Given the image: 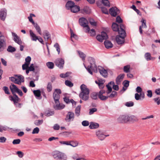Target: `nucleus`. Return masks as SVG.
<instances>
[{
	"label": "nucleus",
	"instance_id": "obj_1",
	"mask_svg": "<svg viewBox=\"0 0 160 160\" xmlns=\"http://www.w3.org/2000/svg\"><path fill=\"white\" fill-rule=\"evenodd\" d=\"M62 92L60 89H56L54 90L53 94V97L54 99L56 105L55 108L56 109L60 110L62 109L65 107L64 105H61L60 103L59 99L60 98V94Z\"/></svg>",
	"mask_w": 160,
	"mask_h": 160
},
{
	"label": "nucleus",
	"instance_id": "obj_2",
	"mask_svg": "<svg viewBox=\"0 0 160 160\" xmlns=\"http://www.w3.org/2000/svg\"><path fill=\"white\" fill-rule=\"evenodd\" d=\"M112 28L113 31L118 32V34H120V37L125 38L126 36V32L125 30V27L123 24L121 23L118 25L116 23L113 22Z\"/></svg>",
	"mask_w": 160,
	"mask_h": 160
},
{
	"label": "nucleus",
	"instance_id": "obj_3",
	"mask_svg": "<svg viewBox=\"0 0 160 160\" xmlns=\"http://www.w3.org/2000/svg\"><path fill=\"white\" fill-rule=\"evenodd\" d=\"M81 92L79 94L80 97L83 100L86 101L89 98V89L84 84H82L80 86Z\"/></svg>",
	"mask_w": 160,
	"mask_h": 160
},
{
	"label": "nucleus",
	"instance_id": "obj_4",
	"mask_svg": "<svg viewBox=\"0 0 160 160\" xmlns=\"http://www.w3.org/2000/svg\"><path fill=\"white\" fill-rule=\"evenodd\" d=\"M88 61L89 62L90 65L88 66L87 67L85 66L88 72L91 75L92 74V70L94 71H97V68L95 64V59L91 57H89L88 58Z\"/></svg>",
	"mask_w": 160,
	"mask_h": 160
},
{
	"label": "nucleus",
	"instance_id": "obj_5",
	"mask_svg": "<svg viewBox=\"0 0 160 160\" xmlns=\"http://www.w3.org/2000/svg\"><path fill=\"white\" fill-rule=\"evenodd\" d=\"M135 118V116L133 115L129 116L127 115H121L118 118L117 121L120 123H124L132 121Z\"/></svg>",
	"mask_w": 160,
	"mask_h": 160
},
{
	"label": "nucleus",
	"instance_id": "obj_6",
	"mask_svg": "<svg viewBox=\"0 0 160 160\" xmlns=\"http://www.w3.org/2000/svg\"><path fill=\"white\" fill-rule=\"evenodd\" d=\"M15 77H11L9 78L10 80L15 83L20 85L21 82H24V77L21 75H15Z\"/></svg>",
	"mask_w": 160,
	"mask_h": 160
},
{
	"label": "nucleus",
	"instance_id": "obj_7",
	"mask_svg": "<svg viewBox=\"0 0 160 160\" xmlns=\"http://www.w3.org/2000/svg\"><path fill=\"white\" fill-rule=\"evenodd\" d=\"M53 156L56 160H66L67 157L63 153L56 151L53 153Z\"/></svg>",
	"mask_w": 160,
	"mask_h": 160
},
{
	"label": "nucleus",
	"instance_id": "obj_8",
	"mask_svg": "<svg viewBox=\"0 0 160 160\" xmlns=\"http://www.w3.org/2000/svg\"><path fill=\"white\" fill-rule=\"evenodd\" d=\"M79 22L81 26L84 28H86V32H89L90 28L88 25V22L85 18L83 17L80 18L79 19Z\"/></svg>",
	"mask_w": 160,
	"mask_h": 160
},
{
	"label": "nucleus",
	"instance_id": "obj_9",
	"mask_svg": "<svg viewBox=\"0 0 160 160\" xmlns=\"http://www.w3.org/2000/svg\"><path fill=\"white\" fill-rule=\"evenodd\" d=\"M109 12L112 16L115 17L117 15L119 14L120 11L116 7H114L111 8L109 10Z\"/></svg>",
	"mask_w": 160,
	"mask_h": 160
},
{
	"label": "nucleus",
	"instance_id": "obj_10",
	"mask_svg": "<svg viewBox=\"0 0 160 160\" xmlns=\"http://www.w3.org/2000/svg\"><path fill=\"white\" fill-rule=\"evenodd\" d=\"M55 65L59 68L62 69L63 68L64 61L62 58H58L56 59L54 62Z\"/></svg>",
	"mask_w": 160,
	"mask_h": 160
},
{
	"label": "nucleus",
	"instance_id": "obj_11",
	"mask_svg": "<svg viewBox=\"0 0 160 160\" xmlns=\"http://www.w3.org/2000/svg\"><path fill=\"white\" fill-rule=\"evenodd\" d=\"M108 38L107 33L103 32H101V35H98L96 37L97 40L101 42H102L103 40H106Z\"/></svg>",
	"mask_w": 160,
	"mask_h": 160
},
{
	"label": "nucleus",
	"instance_id": "obj_12",
	"mask_svg": "<svg viewBox=\"0 0 160 160\" xmlns=\"http://www.w3.org/2000/svg\"><path fill=\"white\" fill-rule=\"evenodd\" d=\"M6 39H0V52H2L6 49Z\"/></svg>",
	"mask_w": 160,
	"mask_h": 160
},
{
	"label": "nucleus",
	"instance_id": "obj_13",
	"mask_svg": "<svg viewBox=\"0 0 160 160\" xmlns=\"http://www.w3.org/2000/svg\"><path fill=\"white\" fill-rule=\"evenodd\" d=\"M96 135L98 138L100 140H103L106 137L109 136V135H105L102 132L99 130L96 132Z\"/></svg>",
	"mask_w": 160,
	"mask_h": 160
},
{
	"label": "nucleus",
	"instance_id": "obj_14",
	"mask_svg": "<svg viewBox=\"0 0 160 160\" xmlns=\"http://www.w3.org/2000/svg\"><path fill=\"white\" fill-rule=\"evenodd\" d=\"M98 70L100 74L104 78H107L108 76L107 71L104 68L99 66L98 68Z\"/></svg>",
	"mask_w": 160,
	"mask_h": 160
},
{
	"label": "nucleus",
	"instance_id": "obj_15",
	"mask_svg": "<svg viewBox=\"0 0 160 160\" xmlns=\"http://www.w3.org/2000/svg\"><path fill=\"white\" fill-rule=\"evenodd\" d=\"M74 118V113L72 112H69L67 115L65 120L66 121H70L71 120H73Z\"/></svg>",
	"mask_w": 160,
	"mask_h": 160
},
{
	"label": "nucleus",
	"instance_id": "obj_16",
	"mask_svg": "<svg viewBox=\"0 0 160 160\" xmlns=\"http://www.w3.org/2000/svg\"><path fill=\"white\" fill-rule=\"evenodd\" d=\"M7 15V10L5 8L2 9L0 11V19L4 21Z\"/></svg>",
	"mask_w": 160,
	"mask_h": 160
},
{
	"label": "nucleus",
	"instance_id": "obj_17",
	"mask_svg": "<svg viewBox=\"0 0 160 160\" xmlns=\"http://www.w3.org/2000/svg\"><path fill=\"white\" fill-rule=\"evenodd\" d=\"M13 96H9L10 100L13 102L14 104L19 102L20 101V99L19 98L18 96L16 94L13 95Z\"/></svg>",
	"mask_w": 160,
	"mask_h": 160
},
{
	"label": "nucleus",
	"instance_id": "obj_18",
	"mask_svg": "<svg viewBox=\"0 0 160 160\" xmlns=\"http://www.w3.org/2000/svg\"><path fill=\"white\" fill-rule=\"evenodd\" d=\"M13 36L14 37L13 40L15 42L19 45L22 44V42L20 38V37L18 36V35L14 32L12 33Z\"/></svg>",
	"mask_w": 160,
	"mask_h": 160
},
{
	"label": "nucleus",
	"instance_id": "obj_19",
	"mask_svg": "<svg viewBox=\"0 0 160 160\" xmlns=\"http://www.w3.org/2000/svg\"><path fill=\"white\" fill-rule=\"evenodd\" d=\"M124 74H120L118 76L116 79V83L118 85L119 84L124 78Z\"/></svg>",
	"mask_w": 160,
	"mask_h": 160
},
{
	"label": "nucleus",
	"instance_id": "obj_20",
	"mask_svg": "<svg viewBox=\"0 0 160 160\" xmlns=\"http://www.w3.org/2000/svg\"><path fill=\"white\" fill-rule=\"evenodd\" d=\"M120 34H119L118 36H117L116 38V41L118 44H123L124 42V38H122L120 37Z\"/></svg>",
	"mask_w": 160,
	"mask_h": 160
},
{
	"label": "nucleus",
	"instance_id": "obj_21",
	"mask_svg": "<svg viewBox=\"0 0 160 160\" xmlns=\"http://www.w3.org/2000/svg\"><path fill=\"white\" fill-rule=\"evenodd\" d=\"M144 57L145 59L147 61L150 60H154L155 59V58L152 57L151 54L149 52H147L145 53L144 55Z\"/></svg>",
	"mask_w": 160,
	"mask_h": 160
},
{
	"label": "nucleus",
	"instance_id": "obj_22",
	"mask_svg": "<svg viewBox=\"0 0 160 160\" xmlns=\"http://www.w3.org/2000/svg\"><path fill=\"white\" fill-rule=\"evenodd\" d=\"M10 89L13 95L16 94L15 93L17 92L18 89V88L17 86L14 84H12L10 86Z\"/></svg>",
	"mask_w": 160,
	"mask_h": 160
},
{
	"label": "nucleus",
	"instance_id": "obj_23",
	"mask_svg": "<svg viewBox=\"0 0 160 160\" xmlns=\"http://www.w3.org/2000/svg\"><path fill=\"white\" fill-rule=\"evenodd\" d=\"M80 11L83 14H88L90 12L89 8L87 6H84L83 9L80 10Z\"/></svg>",
	"mask_w": 160,
	"mask_h": 160
},
{
	"label": "nucleus",
	"instance_id": "obj_24",
	"mask_svg": "<svg viewBox=\"0 0 160 160\" xmlns=\"http://www.w3.org/2000/svg\"><path fill=\"white\" fill-rule=\"evenodd\" d=\"M74 3L71 1H68L66 4V7L67 9L69 10L72 8L74 5Z\"/></svg>",
	"mask_w": 160,
	"mask_h": 160
},
{
	"label": "nucleus",
	"instance_id": "obj_25",
	"mask_svg": "<svg viewBox=\"0 0 160 160\" xmlns=\"http://www.w3.org/2000/svg\"><path fill=\"white\" fill-rule=\"evenodd\" d=\"M29 33L32 41H36L38 39V37L31 30H29Z\"/></svg>",
	"mask_w": 160,
	"mask_h": 160
},
{
	"label": "nucleus",
	"instance_id": "obj_26",
	"mask_svg": "<svg viewBox=\"0 0 160 160\" xmlns=\"http://www.w3.org/2000/svg\"><path fill=\"white\" fill-rule=\"evenodd\" d=\"M104 43L105 47L107 49L112 48L113 46V44L110 41L106 40Z\"/></svg>",
	"mask_w": 160,
	"mask_h": 160
},
{
	"label": "nucleus",
	"instance_id": "obj_27",
	"mask_svg": "<svg viewBox=\"0 0 160 160\" xmlns=\"http://www.w3.org/2000/svg\"><path fill=\"white\" fill-rule=\"evenodd\" d=\"M99 126V125L98 123L91 122L89 127L90 129H96L98 128Z\"/></svg>",
	"mask_w": 160,
	"mask_h": 160
},
{
	"label": "nucleus",
	"instance_id": "obj_28",
	"mask_svg": "<svg viewBox=\"0 0 160 160\" xmlns=\"http://www.w3.org/2000/svg\"><path fill=\"white\" fill-rule=\"evenodd\" d=\"M71 11L74 13H75L80 11V7L77 5H74L71 9Z\"/></svg>",
	"mask_w": 160,
	"mask_h": 160
},
{
	"label": "nucleus",
	"instance_id": "obj_29",
	"mask_svg": "<svg viewBox=\"0 0 160 160\" xmlns=\"http://www.w3.org/2000/svg\"><path fill=\"white\" fill-rule=\"evenodd\" d=\"M69 145H70L73 147H75L78 146V142L77 141H68Z\"/></svg>",
	"mask_w": 160,
	"mask_h": 160
},
{
	"label": "nucleus",
	"instance_id": "obj_30",
	"mask_svg": "<svg viewBox=\"0 0 160 160\" xmlns=\"http://www.w3.org/2000/svg\"><path fill=\"white\" fill-rule=\"evenodd\" d=\"M33 93L35 96L38 99H41V92L39 90H34Z\"/></svg>",
	"mask_w": 160,
	"mask_h": 160
},
{
	"label": "nucleus",
	"instance_id": "obj_31",
	"mask_svg": "<svg viewBox=\"0 0 160 160\" xmlns=\"http://www.w3.org/2000/svg\"><path fill=\"white\" fill-rule=\"evenodd\" d=\"M44 38L48 41L51 38V35L47 31H45L44 32Z\"/></svg>",
	"mask_w": 160,
	"mask_h": 160
},
{
	"label": "nucleus",
	"instance_id": "obj_32",
	"mask_svg": "<svg viewBox=\"0 0 160 160\" xmlns=\"http://www.w3.org/2000/svg\"><path fill=\"white\" fill-rule=\"evenodd\" d=\"M54 112L53 111H51V110H48L44 112V115L47 116L49 117L54 114Z\"/></svg>",
	"mask_w": 160,
	"mask_h": 160
},
{
	"label": "nucleus",
	"instance_id": "obj_33",
	"mask_svg": "<svg viewBox=\"0 0 160 160\" xmlns=\"http://www.w3.org/2000/svg\"><path fill=\"white\" fill-rule=\"evenodd\" d=\"M34 27L35 28L37 32L40 35H41V31L40 28L37 23H35L33 24Z\"/></svg>",
	"mask_w": 160,
	"mask_h": 160
},
{
	"label": "nucleus",
	"instance_id": "obj_34",
	"mask_svg": "<svg viewBox=\"0 0 160 160\" xmlns=\"http://www.w3.org/2000/svg\"><path fill=\"white\" fill-rule=\"evenodd\" d=\"M81 109V106H78L75 108V113L76 115L78 117L80 115Z\"/></svg>",
	"mask_w": 160,
	"mask_h": 160
},
{
	"label": "nucleus",
	"instance_id": "obj_35",
	"mask_svg": "<svg viewBox=\"0 0 160 160\" xmlns=\"http://www.w3.org/2000/svg\"><path fill=\"white\" fill-rule=\"evenodd\" d=\"M130 65H127L123 67V71L126 73H128L130 72Z\"/></svg>",
	"mask_w": 160,
	"mask_h": 160
},
{
	"label": "nucleus",
	"instance_id": "obj_36",
	"mask_svg": "<svg viewBox=\"0 0 160 160\" xmlns=\"http://www.w3.org/2000/svg\"><path fill=\"white\" fill-rule=\"evenodd\" d=\"M47 91L48 92H51L52 90V84L50 82H49L48 83L47 87Z\"/></svg>",
	"mask_w": 160,
	"mask_h": 160
},
{
	"label": "nucleus",
	"instance_id": "obj_37",
	"mask_svg": "<svg viewBox=\"0 0 160 160\" xmlns=\"http://www.w3.org/2000/svg\"><path fill=\"white\" fill-rule=\"evenodd\" d=\"M16 50V49L11 45L9 46L7 49V51L9 52H12L15 51Z\"/></svg>",
	"mask_w": 160,
	"mask_h": 160
},
{
	"label": "nucleus",
	"instance_id": "obj_38",
	"mask_svg": "<svg viewBox=\"0 0 160 160\" xmlns=\"http://www.w3.org/2000/svg\"><path fill=\"white\" fill-rule=\"evenodd\" d=\"M46 65L49 69H52L54 68V64L52 62H48L46 63Z\"/></svg>",
	"mask_w": 160,
	"mask_h": 160
},
{
	"label": "nucleus",
	"instance_id": "obj_39",
	"mask_svg": "<svg viewBox=\"0 0 160 160\" xmlns=\"http://www.w3.org/2000/svg\"><path fill=\"white\" fill-rule=\"evenodd\" d=\"M98 96V93L97 92H94L92 93L91 95V97L93 99H96Z\"/></svg>",
	"mask_w": 160,
	"mask_h": 160
},
{
	"label": "nucleus",
	"instance_id": "obj_40",
	"mask_svg": "<svg viewBox=\"0 0 160 160\" xmlns=\"http://www.w3.org/2000/svg\"><path fill=\"white\" fill-rule=\"evenodd\" d=\"M102 2L104 6L110 7V2L108 0H102Z\"/></svg>",
	"mask_w": 160,
	"mask_h": 160
},
{
	"label": "nucleus",
	"instance_id": "obj_41",
	"mask_svg": "<svg viewBox=\"0 0 160 160\" xmlns=\"http://www.w3.org/2000/svg\"><path fill=\"white\" fill-rule=\"evenodd\" d=\"M98 98L101 100L104 101L107 100L108 98V96H103V95L98 94Z\"/></svg>",
	"mask_w": 160,
	"mask_h": 160
},
{
	"label": "nucleus",
	"instance_id": "obj_42",
	"mask_svg": "<svg viewBox=\"0 0 160 160\" xmlns=\"http://www.w3.org/2000/svg\"><path fill=\"white\" fill-rule=\"evenodd\" d=\"M65 83L66 85L70 87H72L73 85V83L68 80H66Z\"/></svg>",
	"mask_w": 160,
	"mask_h": 160
},
{
	"label": "nucleus",
	"instance_id": "obj_43",
	"mask_svg": "<svg viewBox=\"0 0 160 160\" xmlns=\"http://www.w3.org/2000/svg\"><path fill=\"white\" fill-rule=\"evenodd\" d=\"M141 22L142 23V27L143 28H146L147 27L146 24V21L143 18H142L141 20Z\"/></svg>",
	"mask_w": 160,
	"mask_h": 160
},
{
	"label": "nucleus",
	"instance_id": "obj_44",
	"mask_svg": "<svg viewBox=\"0 0 160 160\" xmlns=\"http://www.w3.org/2000/svg\"><path fill=\"white\" fill-rule=\"evenodd\" d=\"M54 47L56 48L57 51L58 52V54L60 52V49L59 45L58 43H56L54 45Z\"/></svg>",
	"mask_w": 160,
	"mask_h": 160
},
{
	"label": "nucleus",
	"instance_id": "obj_45",
	"mask_svg": "<svg viewBox=\"0 0 160 160\" xmlns=\"http://www.w3.org/2000/svg\"><path fill=\"white\" fill-rule=\"evenodd\" d=\"M70 32L71 33V38H74L76 39H78V36L73 33L72 30L71 29H70Z\"/></svg>",
	"mask_w": 160,
	"mask_h": 160
},
{
	"label": "nucleus",
	"instance_id": "obj_46",
	"mask_svg": "<svg viewBox=\"0 0 160 160\" xmlns=\"http://www.w3.org/2000/svg\"><path fill=\"white\" fill-rule=\"evenodd\" d=\"M125 105L127 107H132L134 105V103L132 101L128 102H127Z\"/></svg>",
	"mask_w": 160,
	"mask_h": 160
},
{
	"label": "nucleus",
	"instance_id": "obj_47",
	"mask_svg": "<svg viewBox=\"0 0 160 160\" xmlns=\"http://www.w3.org/2000/svg\"><path fill=\"white\" fill-rule=\"evenodd\" d=\"M43 122V120H36L34 122V124L36 126H39Z\"/></svg>",
	"mask_w": 160,
	"mask_h": 160
},
{
	"label": "nucleus",
	"instance_id": "obj_48",
	"mask_svg": "<svg viewBox=\"0 0 160 160\" xmlns=\"http://www.w3.org/2000/svg\"><path fill=\"white\" fill-rule=\"evenodd\" d=\"M117 92L114 91H113L112 92L111 94L109 96H108V98H113L115 96H117Z\"/></svg>",
	"mask_w": 160,
	"mask_h": 160
},
{
	"label": "nucleus",
	"instance_id": "obj_49",
	"mask_svg": "<svg viewBox=\"0 0 160 160\" xmlns=\"http://www.w3.org/2000/svg\"><path fill=\"white\" fill-rule=\"evenodd\" d=\"M101 9L102 12L103 13L106 14H108V10L106 8L104 7H102L101 8Z\"/></svg>",
	"mask_w": 160,
	"mask_h": 160
},
{
	"label": "nucleus",
	"instance_id": "obj_50",
	"mask_svg": "<svg viewBox=\"0 0 160 160\" xmlns=\"http://www.w3.org/2000/svg\"><path fill=\"white\" fill-rule=\"evenodd\" d=\"M129 82L128 80H125L122 83V84L124 87L127 88L129 86Z\"/></svg>",
	"mask_w": 160,
	"mask_h": 160
},
{
	"label": "nucleus",
	"instance_id": "obj_51",
	"mask_svg": "<svg viewBox=\"0 0 160 160\" xmlns=\"http://www.w3.org/2000/svg\"><path fill=\"white\" fill-rule=\"evenodd\" d=\"M153 100L154 102L156 103L158 105H159L160 104V98L159 97H157L154 98Z\"/></svg>",
	"mask_w": 160,
	"mask_h": 160
},
{
	"label": "nucleus",
	"instance_id": "obj_52",
	"mask_svg": "<svg viewBox=\"0 0 160 160\" xmlns=\"http://www.w3.org/2000/svg\"><path fill=\"white\" fill-rule=\"evenodd\" d=\"M78 52L80 57L82 58L83 60H84L86 57V55L82 52Z\"/></svg>",
	"mask_w": 160,
	"mask_h": 160
},
{
	"label": "nucleus",
	"instance_id": "obj_53",
	"mask_svg": "<svg viewBox=\"0 0 160 160\" xmlns=\"http://www.w3.org/2000/svg\"><path fill=\"white\" fill-rule=\"evenodd\" d=\"M116 21L117 22L120 24L122 23V20L119 16H118L116 18Z\"/></svg>",
	"mask_w": 160,
	"mask_h": 160
},
{
	"label": "nucleus",
	"instance_id": "obj_54",
	"mask_svg": "<svg viewBox=\"0 0 160 160\" xmlns=\"http://www.w3.org/2000/svg\"><path fill=\"white\" fill-rule=\"evenodd\" d=\"M3 90L4 91L6 94H10V93L9 91L8 88L6 86H4L3 88Z\"/></svg>",
	"mask_w": 160,
	"mask_h": 160
},
{
	"label": "nucleus",
	"instance_id": "obj_55",
	"mask_svg": "<svg viewBox=\"0 0 160 160\" xmlns=\"http://www.w3.org/2000/svg\"><path fill=\"white\" fill-rule=\"evenodd\" d=\"M21 142V140L19 139H14L12 141V144L14 145L19 144Z\"/></svg>",
	"mask_w": 160,
	"mask_h": 160
},
{
	"label": "nucleus",
	"instance_id": "obj_56",
	"mask_svg": "<svg viewBox=\"0 0 160 160\" xmlns=\"http://www.w3.org/2000/svg\"><path fill=\"white\" fill-rule=\"evenodd\" d=\"M89 22L93 26H96V23L95 22L94 20L92 18H90L89 19Z\"/></svg>",
	"mask_w": 160,
	"mask_h": 160
},
{
	"label": "nucleus",
	"instance_id": "obj_57",
	"mask_svg": "<svg viewBox=\"0 0 160 160\" xmlns=\"http://www.w3.org/2000/svg\"><path fill=\"white\" fill-rule=\"evenodd\" d=\"M16 154L18 155L19 157L22 158L24 156V153L21 151H18L17 152Z\"/></svg>",
	"mask_w": 160,
	"mask_h": 160
},
{
	"label": "nucleus",
	"instance_id": "obj_58",
	"mask_svg": "<svg viewBox=\"0 0 160 160\" xmlns=\"http://www.w3.org/2000/svg\"><path fill=\"white\" fill-rule=\"evenodd\" d=\"M8 129V128L6 127L0 126V132H2L3 131H5Z\"/></svg>",
	"mask_w": 160,
	"mask_h": 160
},
{
	"label": "nucleus",
	"instance_id": "obj_59",
	"mask_svg": "<svg viewBox=\"0 0 160 160\" xmlns=\"http://www.w3.org/2000/svg\"><path fill=\"white\" fill-rule=\"evenodd\" d=\"M39 128L38 127H36L33 129L32 133V134H37L39 132Z\"/></svg>",
	"mask_w": 160,
	"mask_h": 160
},
{
	"label": "nucleus",
	"instance_id": "obj_60",
	"mask_svg": "<svg viewBox=\"0 0 160 160\" xmlns=\"http://www.w3.org/2000/svg\"><path fill=\"white\" fill-rule=\"evenodd\" d=\"M98 86L100 89H102L104 87V82L102 80L99 83Z\"/></svg>",
	"mask_w": 160,
	"mask_h": 160
},
{
	"label": "nucleus",
	"instance_id": "obj_61",
	"mask_svg": "<svg viewBox=\"0 0 160 160\" xmlns=\"http://www.w3.org/2000/svg\"><path fill=\"white\" fill-rule=\"evenodd\" d=\"M31 58L30 56L27 57L25 59V63H28V64H30V62L31 61Z\"/></svg>",
	"mask_w": 160,
	"mask_h": 160
},
{
	"label": "nucleus",
	"instance_id": "obj_62",
	"mask_svg": "<svg viewBox=\"0 0 160 160\" xmlns=\"http://www.w3.org/2000/svg\"><path fill=\"white\" fill-rule=\"evenodd\" d=\"M97 111V109L96 108H93L90 109L89 112V114L91 115Z\"/></svg>",
	"mask_w": 160,
	"mask_h": 160
},
{
	"label": "nucleus",
	"instance_id": "obj_63",
	"mask_svg": "<svg viewBox=\"0 0 160 160\" xmlns=\"http://www.w3.org/2000/svg\"><path fill=\"white\" fill-rule=\"evenodd\" d=\"M82 124L84 126H87L89 125V123L88 121H83L82 122Z\"/></svg>",
	"mask_w": 160,
	"mask_h": 160
},
{
	"label": "nucleus",
	"instance_id": "obj_64",
	"mask_svg": "<svg viewBox=\"0 0 160 160\" xmlns=\"http://www.w3.org/2000/svg\"><path fill=\"white\" fill-rule=\"evenodd\" d=\"M29 64L28 63H25L22 65V69L23 70H25L28 68Z\"/></svg>",
	"mask_w": 160,
	"mask_h": 160
}]
</instances>
